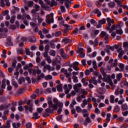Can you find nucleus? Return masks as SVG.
Instances as JSON below:
<instances>
[{
	"label": "nucleus",
	"instance_id": "obj_1",
	"mask_svg": "<svg viewBox=\"0 0 128 128\" xmlns=\"http://www.w3.org/2000/svg\"><path fill=\"white\" fill-rule=\"evenodd\" d=\"M48 108L45 110L47 114H52L54 110H57L58 107V104H54L52 100H48Z\"/></svg>",
	"mask_w": 128,
	"mask_h": 128
},
{
	"label": "nucleus",
	"instance_id": "obj_2",
	"mask_svg": "<svg viewBox=\"0 0 128 128\" xmlns=\"http://www.w3.org/2000/svg\"><path fill=\"white\" fill-rule=\"evenodd\" d=\"M48 108L45 110L47 114H52L54 110H57L58 107V104H54L52 100H48Z\"/></svg>",
	"mask_w": 128,
	"mask_h": 128
},
{
	"label": "nucleus",
	"instance_id": "obj_3",
	"mask_svg": "<svg viewBox=\"0 0 128 128\" xmlns=\"http://www.w3.org/2000/svg\"><path fill=\"white\" fill-rule=\"evenodd\" d=\"M118 28H119L120 29L118 30ZM115 30H117L116 32L118 34H122V30L120 28V25L117 24L116 26V25H112L111 27V30H110V33L112 32V31Z\"/></svg>",
	"mask_w": 128,
	"mask_h": 128
},
{
	"label": "nucleus",
	"instance_id": "obj_4",
	"mask_svg": "<svg viewBox=\"0 0 128 128\" xmlns=\"http://www.w3.org/2000/svg\"><path fill=\"white\" fill-rule=\"evenodd\" d=\"M40 6L38 5L37 4H36L34 6V8L31 10V13L33 14L32 16L34 18V16L36 15H38V14L36 13V12L40 11Z\"/></svg>",
	"mask_w": 128,
	"mask_h": 128
},
{
	"label": "nucleus",
	"instance_id": "obj_5",
	"mask_svg": "<svg viewBox=\"0 0 128 128\" xmlns=\"http://www.w3.org/2000/svg\"><path fill=\"white\" fill-rule=\"evenodd\" d=\"M50 16H52V18H50V14H48L46 16V22L47 24H52V22H54V13H51L50 14Z\"/></svg>",
	"mask_w": 128,
	"mask_h": 128
},
{
	"label": "nucleus",
	"instance_id": "obj_6",
	"mask_svg": "<svg viewBox=\"0 0 128 128\" xmlns=\"http://www.w3.org/2000/svg\"><path fill=\"white\" fill-rule=\"evenodd\" d=\"M60 52L61 56H62L64 60H68V55L66 54V52H64V50L63 48L60 49Z\"/></svg>",
	"mask_w": 128,
	"mask_h": 128
},
{
	"label": "nucleus",
	"instance_id": "obj_7",
	"mask_svg": "<svg viewBox=\"0 0 128 128\" xmlns=\"http://www.w3.org/2000/svg\"><path fill=\"white\" fill-rule=\"evenodd\" d=\"M98 24L96 26V28H102V24H104L106 22V18H102L100 20H99L98 21Z\"/></svg>",
	"mask_w": 128,
	"mask_h": 128
},
{
	"label": "nucleus",
	"instance_id": "obj_8",
	"mask_svg": "<svg viewBox=\"0 0 128 128\" xmlns=\"http://www.w3.org/2000/svg\"><path fill=\"white\" fill-rule=\"evenodd\" d=\"M61 72H63L65 76H66V78H69V76H71L72 72H68V70L65 69L64 68H62L61 69Z\"/></svg>",
	"mask_w": 128,
	"mask_h": 128
},
{
	"label": "nucleus",
	"instance_id": "obj_9",
	"mask_svg": "<svg viewBox=\"0 0 128 128\" xmlns=\"http://www.w3.org/2000/svg\"><path fill=\"white\" fill-rule=\"evenodd\" d=\"M82 84L80 83H78V84H75V85L74 86V90H77V92H80V88H82Z\"/></svg>",
	"mask_w": 128,
	"mask_h": 128
},
{
	"label": "nucleus",
	"instance_id": "obj_10",
	"mask_svg": "<svg viewBox=\"0 0 128 128\" xmlns=\"http://www.w3.org/2000/svg\"><path fill=\"white\" fill-rule=\"evenodd\" d=\"M100 38H104L105 40H108V34L106 32L104 31H102L101 32Z\"/></svg>",
	"mask_w": 128,
	"mask_h": 128
},
{
	"label": "nucleus",
	"instance_id": "obj_11",
	"mask_svg": "<svg viewBox=\"0 0 128 128\" xmlns=\"http://www.w3.org/2000/svg\"><path fill=\"white\" fill-rule=\"evenodd\" d=\"M89 44L91 46H96L98 44V40H96L95 41H92V40H90L89 41Z\"/></svg>",
	"mask_w": 128,
	"mask_h": 128
},
{
	"label": "nucleus",
	"instance_id": "obj_12",
	"mask_svg": "<svg viewBox=\"0 0 128 128\" xmlns=\"http://www.w3.org/2000/svg\"><path fill=\"white\" fill-rule=\"evenodd\" d=\"M9 106H12L10 109L12 112H14L16 110V102H14L10 104Z\"/></svg>",
	"mask_w": 128,
	"mask_h": 128
},
{
	"label": "nucleus",
	"instance_id": "obj_13",
	"mask_svg": "<svg viewBox=\"0 0 128 128\" xmlns=\"http://www.w3.org/2000/svg\"><path fill=\"white\" fill-rule=\"evenodd\" d=\"M21 42L19 43V46H20L22 48V46H24V42H26V38L24 37H22L20 38Z\"/></svg>",
	"mask_w": 128,
	"mask_h": 128
},
{
	"label": "nucleus",
	"instance_id": "obj_14",
	"mask_svg": "<svg viewBox=\"0 0 128 128\" xmlns=\"http://www.w3.org/2000/svg\"><path fill=\"white\" fill-rule=\"evenodd\" d=\"M92 119L88 117L85 118V122H84V126H88V124H91Z\"/></svg>",
	"mask_w": 128,
	"mask_h": 128
},
{
	"label": "nucleus",
	"instance_id": "obj_15",
	"mask_svg": "<svg viewBox=\"0 0 128 128\" xmlns=\"http://www.w3.org/2000/svg\"><path fill=\"white\" fill-rule=\"evenodd\" d=\"M28 40L30 42H36V38L34 36L28 37Z\"/></svg>",
	"mask_w": 128,
	"mask_h": 128
},
{
	"label": "nucleus",
	"instance_id": "obj_16",
	"mask_svg": "<svg viewBox=\"0 0 128 128\" xmlns=\"http://www.w3.org/2000/svg\"><path fill=\"white\" fill-rule=\"evenodd\" d=\"M25 4L28 8H32L34 6V2L32 1H28Z\"/></svg>",
	"mask_w": 128,
	"mask_h": 128
},
{
	"label": "nucleus",
	"instance_id": "obj_17",
	"mask_svg": "<svg viewBox=\"0 0 128 128\" xmlns=\"http://www.w3.org/2000/svg\"><path fill=\"white\" fill-rule=\"evenodd\" d=\"M26 110H29V112H32V105L30 104L28 106H24Z\"/></svg>",
	"mask_w": 128,
	"mask_h": 128
},
{
	"label": "nucleus",
	"instance_id": "obj_18",
	"mask_svg": "<svg viewBox=\"0 0 128 128\" xmlns=\"http://www.w3.org/2000/svg\"><path fill=\"white\" fill-rule=\"evenodd\" d=\"M34 116L32 117V120H38L40 116H38V112H36L33 114Z\"/></svg>",
	"mask_w": 128,
	"mask_h": 128
},
{
	"label": "nucleus",
	"instance_id": "obj_19",
	"mask_svg": "<svg viewBox=\"0 0 128 128\" xmlns=\"http://www.w3.org/2000/svg\"><path fill=\"white\" fill-rule=\"evenodd\" d=\"M64 4L68 10H70V3L69 0H66L64 2Z\"/></svg>",
	"mask_w": 128,
	"mask_h": 128
},
{
	"label": "nucleus",
	"instance_id": "obj_20",
	"mask_svg": "<svg viewBox=\"0 0 128 128\" xmlns=\"http://www.w3.org/2000/svg\"><path fill=\"white\" fill-rule=\"evenodd\" d=\"M26 53L27 56H30L31 58H32V56H34V53L32 52H30V51L28 49L26 50Z\"/></svg>",
	"mask_w": 128,
	"mask_h": 128
},
{
	"label": "nucleus",
	"instance_id": "obj_21",
	"mask_svg": "<svg viewBox=\"0 0 128 128\" xmlns=\"http://www.w3.org/2000/svg\"><path fill=\"white\" fill-rule=\"evenodd\" d=\"M86 104H88V100L86 99H84L82 100V103L81 104V106L84 108H85Z\"/></svg>",
	"mask_w": 128,
	"mask_h": 128
},
{
	"label": "nucleus",
	"instance_id": "obj_22",
	"mask_svg": "<svg viewBox=\"0 0 128 128\" xmlns=\"http://www.w3.org/2000/svg\"><path fill=\"white\" fill-rule=\"evenodd\" d=\"M120 108L118 106V105H116L114 110V112H120Z\"/></svg>",
	"mask_w": 128,
	"mask_h": 128
},
{
	"label": "nucleus",
	"instance_id": "obj_23",
	"mask_svg": "<svg viewBox=\"0 0 128 128\" xmlns=\"http://www.w3.org/2000/svg\"><path fill=\"white\" fill-rule=\"evenodd\" d=\"M12 46V42L10 39L7 38V42H6V46Z\"/></svg>",
	"mask_w": 128,
	"mask_h": 128
},
{
	"label": "nucleus",
	"instance_id": "obj_24",
	"mask_svg": "<svg viewBox=\"0 0 128 128\" xmlns=\"http://www.w3.org/2000/svg\"><path fill=\"white\" fill-rule=\"evenodd\" d=\"M108 80L109 82H110V75H108L107 76V78L106 76H104V78H102V81L103 82H108Z\"/></svg>",
	"mask_w": 128,
	"mask_h": 128
},
{
	"label": "nucleus",
	"instance_id": "obj_25",
	"mask_svg": "<svg viewBox=\"0 0 128 128\" xmlns=\"http://www.w3.org/2000/svg\"><path fill=\"white\" fill-rule=\"evenodd\" d=\"M100 72H102L103 76H106V72H105L104 68L103 67H102L100 68Z\"/></svg>",
	"mask_w": 128,
	"mask_h": 128
},
{
	"label": "nucleus",
	"instance_id": "obj_26",
	"mask_svg": "<svg viewBox=\"0 0 128 128\" xmlns=\"http://www.w3.org/2000/svg\"><path fill=\"white\" fill-rule=\"evenodd\" d=\"M122 112H124V110H128V105L126 104H122Z\"/></svg>",
	"mask_w": 128,
	"mask_h": 128
},
{
	"label": "nucleus",
	"instance_id": "obj_27",
	"mask_svg": "<svg viewBox=\"0 0 128 128\" xmlns=\"http://www.w3.org/2000/svg\"><path fill=\"white\" fill-rule=\"evenodd\" d=\"M62 42H65V44H68V42H72V40L68 38H64L62 40Z\"/></svg>",
	"mask_w": 128,
	"mask_h": 128
},
{
	"label": "nucleus",
	"instance_id": "obj_28",
	"mask_svg": "<svg viewBox=\"0 0 128 128\" xmlns=\"http://www.w3.org/2000/svg\"><path fill=\"white\" fill-rule=\"evenodd\" d=\"M108 6H110V8H114V6H116V3H114V2H110L108 4Z\"/></svg>",
	"mask_w": 128,
	"mask_h": 128
},
{
	"label": "nucleus",
	"instance_id": "obj_29",
	"mask_svg": "<svg viewBox=\"0 0 128 128\" xmlns=\"http://www.w3.org/2000/svg\"><path fill=\"white\" fill-rule=\"evenodd\" d=\"M6 126H4V128H10V120H8L6 121Z\"/></svg>",
	"mask_w": 128,
	"mask_h": 128
},
{
	"label": "nucleus",
	"instance_id": "obj_30",
	"mask_svg": "<svg viewBox=\"0 0 128 128\" xmlns=\"http://www.w3.org/2000/svg\"><path fill=\"white\" fill-rule=\"evenodd\" d=\"M110 102L111 104H114V95L110 96Z\"/></svg>",
	"mask_w": 128,
	"mask_h": 128
},
{
	"label": "nucleus",
	"instance_id": "obj_31",
	"mask_svg": "<svg viewBox=\"0 0 128 128\" xmlns=\"http://www.w3.org/2000/svg\"><path fill=\"white\" fill-rule=\"evenodd\" d=\"M29 72H30V74H32L34 76H36V70L34 69H30L29 70Z\"/></svg>",
	"mask_w": 128,
	"mask_h": 128
},
{
	"label": "nucleus",
	"instance_id": "obj_32",
	"mask_svg": "<svg viewBox=\"0 0 128 128\" xmlns=\"http://www.w3.org/2000/svg\"><path fill=\"white\" fill-rule=\"evenodd\" d=\"M26 80L24 77H20L19 79V84H22V82H24Z\"/></svg>",
	"mask_w": 128,
	"mask_h": 128
},
{
	"label": "nucleus",
	"instance_id": "obj_33",
	"mask_svg": "<svg viewBox=\"0 0 128 128\" xmlns=\"http://www.w3.org/2000/svg\"><path fill=\"white\" fill-rule=\"evenodd\" d=\"M72 79L73 80L74 82H78V76H73L72 77Z\"/></svg>",
	"mask_w": 128,
	"mask_h": 128
},
{
	"label": "nucleus",
	"instance_id": "obj_34",
	"mask_svg": "<svg viewBox=\"0 0 128 128\" xmlns=\"http://www.w3.org/2000/svg\"><path fill=\"white\" fill-rule=\"evenodd\" d=\"M122 78V74L121 73L118 74L116 77V78L118 80H120V78Z\"/></svg>",
	"mask_w": 128,
	"mask_h": 128
},
{
	"label": "nucleus",
	"instance_id": "obj_35",
	"mask_svg": "<svg viewBox=\"0 0 128 128\" xmlns=\"http://www.w3.org/2000/svg\"><path fill=\"white\" fill-rule=\"evenodd\" d=\"M58 6V2L54 0H52L50 2V7L52 8V6Z\"/></svg>",
	"mask_w": 128,
	"mask_h": 128
},
{
	"label": "nucleus",
	"instance_id": "obj_36",
	"mask_svg": "<svg viewBox=\"0 0 128 128\" xmlns=\"http://www.w3.org/2000/svg\"><path fill=\"white\" fill-rule=\"evenodd\" d=\"M90 22L92 24L94 25V26H96V24H98L96 22V20H94V19H92L90 21Z\"/></svg>",
	"mask_w": 128,
	"mask_h": 128
},
{
	"label": "nucleus",
	"instance_id": "obj_37",
	"mask_svg": "<svg viewBox=\"0 0 128 128\" xmlns=\"http://www.w3.org/2000/svg\"><path fill=\"white\" fill-rule=\"evenodd\" d=\"M62 84H60L57 86V90L58 92H62Z\"/></svg>",
	"mask_w": 128,
	"mask_h": 128
},
{
	"label": "nucleus",
	"instance_id": "obj_38",
	"mask_svg": "<svg viewBox=\"0 0 128 128\" xmlns=\"http://www.w3.org/2000/svg\"><path fill=\"white\" fill-rule=\"evenodd\" d=\"M0 6L2 8H4L6 6V4H4V0H0Z\"/></svg>",
	"mask_w": 128,
	"mask_h": 128
},
{
	"label": "nucleus",
	"instance_id": "obj_39",
	"mask_svg": "<svg viewBox=\"0 0 128 128\" xmlns=\"http://www.w3.org/2000/svg\"><path fill=\"white\" fill-rule=\"evenodd\" d=\"M8 28H0V32H8Z\"/></svg>",
	"mask_w": 128,
	"mask_h": 128
},
{
	"label": "nucleus",
	"instance_id": "obj_40",
	"mask_svg": "<svg viewBox=\"0 0 128 128\" xmlns=\"http://www.w3.org/2000/svg\"><path fill=\"white\" fill-rule=\"evenodd\" d=\"M110 116H112V115L108 113L106 115V120L107 122H110Z\"/></svg>",
	"mask_w": 128,
	"mask_h": 128
},
{
	"label": "nucleus",
	"instance_id": "obj_41",
	"mask_svg": "<svg viewBox=\"0 0 128 128\" xmlns=\"http://www.w3.org/2000/svg\"><path fill=\"white\" fill-rule=\"evenodd\" d=\"M45 60L48 62V64H52V58H50V56H49V57H47L46 58Z\"/></svg>",
	"mask_w": 128,
	"mask_h": 128
},
{
	"label": "nucleus",
	"instance_id": "obj_42",
	"mask_svg": "<svg viewBox=\"0 0 128 128\" xmlns=\"http://www.w3.org/2000/svg\"><path fill=\"white\" fill-rule=\"evenodd\" d=\"M82 108L78 106H77L76 107V111L77 112L80 113V112H82Z\"/></svg>",
	"mask_w": 128,
	"mask_h": 128
},
{
	"label": "nucleus",
	"instance_id": "obj_43",
	"mask_svg": "<svg viewBox=\"0 0 128 128\" xmlns=\"http://www.w3.org/2000/svg\"><path fill=\"white\" fill-rule=\"evenodd\" d=\"M15 20H16V16H12L11 18V19L10 20V22L11 24H14Z\"/></svg>",
	"mask_w": 128,
	"mask_h": 128
},
{
	"label": "nucleus",
	"instance_id": "obj_44",
	"mask_svg": "<svg viewBox=\"0 0 128 128\" xmlns=\"http://www.w3.org/2000/svg\"><path fill=\"white\" fill-rule=\"evenodd\" d=\"M76 54H82L84 52V48H80L76 51Z\"/></svg>",
	"mask_w": 128,
	"mask_h": 128
},
{
	"label": "nucleus",
	"instance_id": "obj_45",
	"mask_svg": "<svg viewBox=\"0 0 128 128\" xmlns=\"http://www.w3.org/2000/svg\"><path fill=\"white\" fill-rule=\"evenodd\" d=\"M107 22H112V24H114V20H112L110 18H106Z\"/></svg>",
	"mask_w": 128,
	"mask_h": 128
},
{
	"label": "nucleus",
	"instance_id": "obj_46",
	"mask_svg": "<svg viewBox=\"0 0 128 128\" xmlns=\"http://www.w3.org/2000/svg\"><path fill=\"white\" fill-rule=\"evenodd\" d=\"M64 26L65 28H66V30H72V26H68L67 24H65L64 25Z\"/></svg>",
	"mask_w": 128,
	"mask_h": 128
},
{
	"label": "nucleus",
	"instance_id": "obj_47",
	"mask_svg": "<svg viewBox=\"0 0 128 128\" xmlns=\"http://www.w3.org/2000/svg\"><path fill=\"white\" fill-rule=\"evenodd\" d=\"M92 66L94 70H96V68H98V66H96V61H93Z\"/></svg>",
	"mask_w": 128,
	"mask_h": 128
},
{
	"label": "nucleus",
	"instance_id": "obj_48",
	"mask_svg": "<svg viewBox=\"0 0 128 128\" xmlns=\"http://www.w3.org/2000/svg\"><path fill=\"white\" fill-rule=\"evenodd\" d=\"M124 54V50H121V52H120L118 56V58H122Z\"/></svg>",
	"mask_w": 128,
	"mask_h": 128
},
{
	"label": "nucleus",
	"instance_id": "obj_49",
	"mask_svg": "<svg viewBox=\"0 0 128 128\" xmlns=\"http://www.w3.org/2000/svg\"><path fill=\"white\" fill-rule=\"evenodd\" d=\"M44 68L48 70H50L52 68L50 67V66L46 64L44 66Z\"/></svg>",
	"mask_w": 128,
	"mask_h": 128
},
{
	"label": "nucleus",
	"instance_id": "obj_50",
	"mask_svg": "<svg viewBox=\"0 0 128 128\" xmlns=\"http://www.w3.org/2000/svg\"><path fill=\"white\" fill-rule=\"evenodd\" d=\"M42 110H44V108H37V112H38V114H41L42 112Z\"/></svg>",
	"mask_w": 128,
	"mask_h": 128
},
{
	"label": "nucleus",
	"instance_id": "obj_51",
	"mask_svg": "<svg viewBox=\"0 0 128 128\" xmlns=\"http://www.w3.org/2000/svg\"><path fill=\"white\" fill-rule=\"evenodd\" d=\"M48 51L46 50L44 54V58H48L50 56H48Z\"/></svg>",
	"mask_w": 128,
	"mask_h": 128
},
{
	"label": "nucleus",
	"instance_id": "obj_52",
	"mask_svg": "<svg viewBox=\"0 0 128 128\" xmlns=\"http://www.w3.org/2000/svg\"><path fill=\"white\" fill-rule=\"evenodd\" d=\"M52 75H48L45 77V80H52Z\"/></svg>",
	"mask_w": 128,
	"mask_h": 128
},
{
	"label": "nucleus",
	"instance_id": "obj_53",
	"mask_svg": "<svg viewBox=\"0 0 128 128\" xmlns=\"http://www.w3.org/2000/svg\"><path fill=\"white\" fill-rule=\"evenodd\" d=\"M42 32L44 34H48V30H46V28H44L42 30Z\"/></svg>",
	"mask_w": 128,
	"mask_h": 128
},
{
	"label": "nucleus",
	"instance_id": "obj_54",
	"mask_svg": "<svg viewBox=\"0 0 128 128\" xmlns=\"http://www.w3.org/2000/svg\"><path fill=\"white\" fill-rule=\"evenodd\" d=\"M6 34H4L3 33L0 34V38H6Z\"/></svg>",
	"mask_w": 128,
	"mask_h": 128
},
{
	"label": "nucleus",
	"instance_id": "obj_55",
	"mask_svg": "<svg viewBox=\"0 0 128 128\" xmlns=\"http://www.w3.org/2000/svg\"><path fill=\"white\" fill-rule=\"evenodd\" d=\"M62 60V58H60V56H57L56 58V62H60V60Z\"/></svg>",
	"mask_w": 128,
	"mask_h": 128
},
{
	"label": "nucleus",
	"instance_id": "obj_56",
	"mask_svg": "<svg viewBox=\"0 0 128 128\" xmlns=\"http://www.w3.org/2000/svg\"><path fill=\"white\" fill-rule=\"evenodd\" d=\"M12 84L14 88H18V84L15 81H12Z\"/></svg>",
	"mask_w": 128,
	"mask_h": 128
},
{
	"label": "nucleus",
	"instance_id": "obj_57",
	"mask_svg": "<svg viewBox=\"0 0 128 128\" xmlns=\"http://www.w3.org/2000/svg\"><path fill=\"white\" fill-rule=\"evenodd\" d=\"M6 6H10V0H5Z\"/></svg>",
	"mask_w": 128,
	"mask_h": 128
},
{
	"label": "nucleus",
	"instance_id": "obj_58",
	"mask_svg": "<svg viewBox=\"0 0 128 128\" xmlns=\"http://www.w3.org/2000/svg\"><path fill=\"white\" fill-rule=\"evenodd\" d=\"M123 47L124 48H128V42H124L123 44Z\"/></svg>",
	"mask_w": 128,
	"mask_h": 128
},
{
	"label": "nucleus",
	"instance_id": "obj_59",
	"mask_svg": "<svg viewBox=\"0 0 128 128\" xmlns=\"http://www.w3.org/2000/svg\"><path fill=\"white\" fill-rule=\"evenodd\" d=\"M60 8L62 12H66V8H64V6H61L60 7Z\"/></svg>",
	"mask_w": 128,
	"mask_h": 128
},
{
	"label": "nucleus",
	"instance_id": "obj_60",
	"mask_svg": "<svg viewBox=\"0 0 128 128\" xmlns=\"http://www.w3.org/2000/svg\"><path fill=\"white\" fill-rule=\"evenodd\" d=\"M62 34V32L60 31H58L55 32L56 36H60Z\"/></svg>",
	"mask_w": 128,
	"mask_h": 128
},
{
	"label": "nucleus",
	"instance_id": "obj_61",
	"mask_svg": "<svg viewBox=\"0 0 128 128\" xmlns=\"http://www.w3.org/2000/svg\"><path fill=\"white\" fill-rule=\"evenodd\" d=\"M26 80L28 81V84H30L32 82V80H30V78L28 76L26 77Z\"/></svg>",
	"mask_w": 128,
	"mask_h": 128
},
{
	"label": "nucleus",
	"instance_id": "obj_62",
	"mask_svg": "<svg viewBox=\"0 0 128 128\" xmlns=\"http://www.w3.org/2000/svg\"><path fill=\"white\" fill-rule=\"evenodd\" d=\"M24 16H26L28 20H31L30 16L29 14H23Z\"/></svg>",
	"mask_w": 128,
	"mask_h": 128
},
{
	"label": "nucleus",
	"instance_id": "obj_63",
	"mask_svg": "<svg viewBox=\"0 0 128 128\" xmlns=\"http://www.w3.org/2000/svg\"><path fill=\"white\" fill-rule=\"evenodd\" d=\"M73 68H75L76 66H78V62H75L72 63Z\"/></svg>",
	"mask_w": 128,
	"mask_h": 128
},
{
	"label": "nucleus",
	"instance_id": "obj_64",
	"mask_svg": "<svg viewBox=\"0 0 128 128\" xmlns=\"http://www.w3.org/2000/svg\"><path fill=\"white\" fill-rule=\"evenodd\" d=\"M26 128H32V124L30 123H27L26 125Z\"/></svg>",
	"mask_w": 128,
	"mask_h": 128
}]
</instances>
